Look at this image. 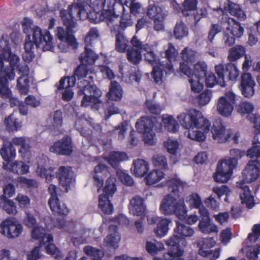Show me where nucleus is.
<instances>
[{
  "mask_svg": "<svg viewBox=\"0 0 260 260\" xmlns=\"http://www.w3.org/2000/svg\"><path fill=\"white\" fill-rule=\"evenodd\" d=\"M177 119L184 128L190 129L188 132V138L199 142L205 140V133L209 132L211 123L201 111L190 109L180 114Z\"/></svg>",
  "mask_w": 260,
  "mask_h": 260,
  "instance_id": "nucleus-1",
  "label": "nucleus"
},
{
  "mask_svg": "<svg viewBox=\"0 0 260 260\" xmlns=\"http://www.w3.org/2000/svg\"><path fill=\"white\" fill-rule=\"evenodd\" d=\"M60 16L63 21L64 25L66 26L67 31L61 27H57L56 30V35L61 41L58 45V48L61 52H67L68 47L64 45L67 43L68 46H71L73 49L77 47V43L72 30L76 25V19L67 10H61Z\"/></svg>",
  "mask_w": 260,
  "mask_h": 260,
  "instance_id": "nucleus-2",
  "label": "nucleus"
},
{
  "mask_svg": "<svg viewBox=\"0 0 260 260\" xmlns=\"http://www.w3.org/2000/svg\"><path fill=\"white\" fill-rule=\"evenodd\" d=\"M19 57L11 54L9 41L3 37L0 39V75L7 76L10 81L15 77V68L19 66Z\"/></svg>",
  "mask_w": 260,
  "mask_h": 260,
  "instance_id": "nucleus-3",
  "label": "nucleus"
},
{
  "mask_svg": "<svg viewBox=\"0 0 260 260\" xmlns=\"http://www.w3.org/2000/svg\"><path fill=\"white\" fill-rule=\"evenodd\" d=\"M245 155V151L238 149L230 150V157L218 162L214 179L217 182L226 183L230 179L237 161Z\"/></svg>",
  "mask_w": 260,
  "mask_h": 260,
  "instance_id": "nucleus-4",
  "label": "nucleus"
},
{
  "mask_svg": "<svg viewBox=\"0 0 260 260\" xmlns=\"http://www.w3.org/2000/svg\"><path fill=\"white\" fill-rule=\"evenodd\" d=\"M22 26L25 34L29 32L30 30L32 32V39L37 48L43 45L42 48L44 51L51 50L53 48L52 37L47 30H42L38 26H34L31 28L32 21L28 18H24L22 22Z\"/></svg>",
  "mask_w": 260,
  "mask_h": 260,
  "instance_id": "nucleus-5",
  "label": "nucleus"
},
{
  "mask_svg": "<svg viewBox=\"0 0 260 260\" xmlns=\"http://www.w3.org/2000/svg\"><path fill=\"white\" fill-rule=\"evenodd\" d=\"M78 94L83 95L81 105L87 107L93 104L92 108L98 109V104L102 103L100 99L102 95V91L96 86L91 85L90 81L83 80L78 84Z\"/></svg>",
  "mask_w": 260,
  "mask_h": 260,
  "instance_id": "nucleus-6",
  "label": "nucleus"
},
{
  "mask_svg": "<svg viewBox=\"0 0 260 260\" xmlns=\"http://www.w3.org/2000/svg\"><path fill=\"white\" fill-rule=\"evenodd\" d=\"M174 235L166 241V244L171 247L170 251L182 249L179 243L180 241L185 242L184 238L192 236L194 233L191 228L179 221L176 222V227L174 229Z\"/></svg>",
  "mask_w": 260,
  "mask_h": 260,
  "instance_id": "nucleus-7",
  "label": "nucleus"
},
{
  "mask_svg": "<svg viewBox=\"0 0 260 260\" xmlns=\"http://www.w3.org/2000/svg\"><path fill=\"white\" fill-rule=\"evenodd\" d=\"M244 29L239 22L229 18L227 26L223 30L222 43L226 47H230L235 43V38H240L243 34Z\"/></svg>",
  "mask_w": 260,
  "mask_h": 260,
  "instance_id": "nucleus-8",
  "label": "nucleus"
},
{
  "mask_svg": "<svg viewBox=\"0 0 260 260\" xmlns=\"http://www.w3.org/2000/svg\"><path fill=\"white\" fill-rule=\"evenodd\" d=\"M109 4L108 5V10H112L113 13L118 16L121 13H124L125 8L124 5L127 6L131 14L136 15L141 13L142 10L141 4L136 0H124L123 3L119 2L117 0H109Z\"/></svg>",
  "mask_w": 260,
  "mask_h": 260,
  "instance_id": "nucleus-9",
  "label": "nucleus"
},
{
  "mask_svg": "<svg viewBox=\"0 0 260 260\" xmlns=\"http://www.w3.org/2000/svg\"><path fill=\"white\" fill-rule=\"evenodd\" d=\"M106 0H87L86 8L90 22L98 23L103 19V12L106 7Z\"/></svg>",
  "mask_w": 260,
  "mask_h": 260,
  "instance_id": "nucleus-10",
  "label": "nucleus"
},
{
  "mask_svg": "<svg viewBox=\"0 0 260 260\" xmlns=\"http://www.w3.org/2000/svg\"><path fill=\"white\" fill-rule=\"evenodd\" d=\"M137 131L143 134V140L145 143L153 145L154 143L155 134L153 131L152 121L146 117H142L136 123Z\"/></svg>",
  "mask_w": 260,
  "mask_h": 260,
  "instance_id": "nucleus-11",
  "label": "nucleus"
},
{
  "mask_svg": "<svg viewBox=\"0 0 260 260\" xmlns=\"http://www.w3.org/2000/svg\"><path fill=\"white\" fill-rule=\"evenodd\" d=\"M236 98V95L231 91L226 92L225 96L220 97L216 105L218 113L224 117L231 115L234 109L233 105L235 104Z\"/></svg>",
  "mask_w": 260,
  "mask_h": 260,
  "instance_id": "nucleus-12",
  "label": "nucleus"
},
{
  "mask_svg": "<svg viewBox=\"0 0 260 260\" xmlns=\"http://www.w3.org/2000/svg\"><path fill=\"white\" fill-rule=\"evenodd\" d=\"M212 138L218 143H224L233 135L232 130L226 129L221 120H215L211 129Z\"/></svg>",
  "mask_w": 260,
  "mask_h": 260,
  "instance_id": "nucleus-13",
  "label": "nucleus"
},
{
  "mask_svg": "<svg viewBox=\"0 0 260 260\" xmlns=\"http://www.w3.org/2000/svg\"><path fill=\"white\" fill-rule=\"evenodd\" d=\"M1 232L9 239L19 236L23 231L22 225L13 219H7L1 223Z\"/></svg>",
  "mask_w": 260,
  "mask_h": 260,
  "instance_id": "nucleus-14",
  "label": "nucleus"
},
{
  "mask_svg": "<svg viewBox=\"0 0 260 260\" xmlns=\"http://www.w3.org/2000/svg\"><path fill=\"white\" fill-rule=\"evenodd\" d=\"M50 152L56 154L69 155L73 152L72 140L70 137H65L51 146L49 148Z\"/></svg>",
  "mask_w": 260,
  "mask_h": 260,
  "instance_id": "nucleus-15",
  "label": "nucleus"
},
{
  "mask_svg": "<svg viewBox=\"0 0 260 260\" xmlns=\"http://www.w3.org/2000/svg\"><path fill=\"white\" fill-rule=\"evenodd\" d=\"M56 177L58 179L60 185L64 187V191L68 192L73 181L71 168L60 167L56 173Z\"/></svg>",
  "mask_w": 260,
  "mask_h": 260,
  "instance_id": "nucleus-16",
  "label": "nucleus"
},
{
  "mask_svg": "<svg viewBox=\"0 0 260 260\" xmlns=\"http://www.w3.org/2000/svg\"><path fill=\"white\" fill-rule=\"evenodd\" d=\"M180 70L184 75L189 78V82L190 84L191 90L194 93L200 92L203 88V84L200 82L202 78L194 77L191 75V69L184 62L180 63Z\"/></svg>",
  "mask_w": 260,
  "mask_h": 260,
  "instance_id": "nucleus-17",
  "label": "nucleus"
},
{
  "mask_svg": "<svg viewBox=\"0 0 260 260\" xmlns=\"http://www.w3.org/2000/svg\"><path fill=\"white\" fill-rule=\"evenodd\" d=\"M255 82L249 73H243L241 75L240 90L242 94L247 98L253 96L254 93Z\"/></svg>",
  "mask_w": 260,
  "mask_h": 260,
  "instance_id": "nucleus-18",
  "label": "nucleus"
},
{
  "mask_svg": "<svg viewBox=\"0 0 260 260\" xmlns=\"http://www.w3.org/2000/svg\"><path fill=\"white\" fill-rule=\"evenodd\" d=\"M67 10L75 18H78L81 20H84L87 19H89L88 13L84 2L82 0H79L77 2H75L72 5H69Z\"/></svg>",
  "mask_w": 260,
  "mask_h": 260,
  "instance_id": "nucleus-19",
  "label": "nucleus"
},
{
  "mask_svg": "<svg viewBox=\"0 0 260 260\" xmlns=\"http://www.w3.org/2000/svg\"><path fill=\"white\" fill-rule=\"evenodd\" d=\"M118 29V26L111 29L112 34L115 37V50L119 52L124 53L129 48V41L124 32L119 31Z\"/></svg>",
  "mask_w": 260,
  "mask_h": 260,
  "instance_id": "nucleus-20",
  "label": "nucleus"
},
{
  "mask_svg": "<svg viewBox=\"0 0 260 260\" xmlns=\"http://www.w3.org/2000/svg\"><path fill=\"white\" fill-rule=\"evenodd\" d=\"M128 209L131 214L141 216L144 214L146 207L143 199L140 196H136L130 200Z\"/></svg>",
  "mask_w": 260,
  "mask_h": 260,
  "instance_id": "nucleus-21",
  "label": "nucleus"
},
{
  "mask_svg": "<svg viewBox=\"0 0 260 260\" xmlns=\"http://www.w3.org/2000/svg\"><path fill=\"white\" fill-rule=\"evenodd\" d=\"M164 72L166 74H170L174 72L172 62L161 63L158 66H154L152 72V77L156 83L161 81L163 77Z\"/></svg>",
  "mask_w": 260,
  "mask_h": 260,
  "instance_id": "nucleus-22",
  "label": "nucleus"
},
{
  "mask_svg": "<svg viewBox=\"0 0 260 260\" xmlns=\"http://www.w3.org/2000/svg\"><path fill=\"white\" fill-rule=\"evenodd\" d=\"M109 233L104 239L103 244L108 247H112L116 249L118 247V243L121 237L117 231L116 225H110L109 226Z\"/></svg>",
  "mask_w": 260,
  "mask_h": 260,
  "instance_id": "nucleus-23",
  "label": "nucleus"
},
{
  "mask_svg": "<svg viewBox=\"0 0 260 260\" xmlns=\"http://www.w3.org/2000/svg\"><path fill=\"white\" fill-rule=\"evenodd\" d=\"M225 5L224 10L219 8L216 10V11L221 15H224V11H228L231 15L237 17L239 19L244 20L245 19L246 15L239 5L232 3L229 0H227V4L225 3Z\"/></svg>",
  "mask_w": 260,
  "mask_h": 260,
  "instance_id": "nucleus-24",
  "label": "nucleus"
},
{
  "mask_svg": "<svg viewBox=\"0 0 260 260\" xmlns=\"http://www.w3.org/2000/svg\"><path fill=\"white\" fill-rule=\"evenodd\" d=\"M257 160L249 161L245 170L243 174L245 175V181L251 182L256 180L259 176V169L257 165Z\"/></svg>",
  "mask_w": 260,
  "mask_h": 260,
  "instance_id": "nucleus-25",
  "label": "nucleus"
},
{
  "mask_svg": "<svg viewBox=\"0 0 260 260\" xmlns=\"http://www.w3.org/2000/svg\"><path fill=\"white\" fill-rule=\"evenodd\" d=\"M237 186L243 191L240 195L242 203L245 204L248 208H252L254 205V198L251 194L249 186L243 181L237 183Z\"/></svg>",
  "mask_w": 260,
  "mask_h": 260,
  "instance_id": "nucleus-26",
  "label": "nucleus"
},
{
  "mask_svg": "<svg viewBox=\"0 0 260 260\" xmlns=\"http://www.w3.org/2000/svg\"><path fill=\"white\" fill-rule=\"evenodd\" d=\"M11 143L12 145L20 146L19 153L21 154L23 159L29 162L31 156L30 152V146L26 143V140L24 137H15L12 139Z\"/></svg>",
  "mask_w": 260,
  "mask_h": 260,
  "instance_id": "nucleus-27",
  "label": "nucleus"
},
{
  "mask_svg": "<svg viewBox=\"0 0 260 260\" xmlns=\"http://www.w3.org/2000/svg\"><path fill=\"white\" fill-rule=\"evenodd\" d=\"M48 203L54 214L66 216L69 212L68 208L64 204H60L57 197H50Z\"/></svg>",
  "mask_w": 260,
  "mask_h": 260,
  "instance_id": "nucleus-28",
  "label": "nucleus"
},
{
  "mask_svg": "<svg viewBox=\"0 0 260 260\" xmlns=\"http://www.w3.org/2000/svg\"><path fill=\"white\" fill-rule=\"evenodd\" d=\"M108 172L107 167L103 164L96 166L92 173L94 179V184L98 188V191H100L104 184V178Z\"/></svg>",
  "mask_w": 260,
  "mask_h": 260,
  "instance_id": "nucleus-29",
  "label": "nucleus"
},
{
  "mask_svg": "<svg viewBox=\"0 0 260 260\" xmlns=\"http://www.w3.org/2000/svg\"><path fill=\"white\" fill-rule=\"evenodd\" d=\"M91 46L86 45L84 47V51L79 56L81 63L86 66L93 64L99 58L98 54L90 48Z\"/></svg>",
  "mask_w": 260,
  "mask_h": 260,
  "instance_id": "nucleus-30",
  "label": "nucleus"
},
{
  "mask_svg": "<svg viewBox=\"0 0 260 260\" xmlns=\"http://www.w3.org/2000/svg\"><path fill=\"white\" fill-rule=\"evenodd\" d=\"M177 200L171 195L166 196L160 205V211L165 215L172 214Z\"/></svg>",
  "mask_w": 260,
  "mask_h": 260,
  "instance_id": "nucleus-31",
  "label": "nucleus"
},
{
  "mask_svg": "<svg viewBox=\"0 0 260 260\" xmlns=\"http://www.w3.org/2000/svg\"><path fill=\"white\" fill-rule=\"evenodd\" d=\"M146 14L149 18L151 19L157 18H165L167 15L164 8L153 2L149 3Z\"/></svg>",
  "mask_w": 260,
  "mask_h": 260,
  "instance_id": "nucleus-32",
  "label": "nucleus"
},
{
  "mask_svg": "<svg viewBox=\"0 0 260 260\" xmlns=\"http://www.w3.org/2000/svg\"><path fill=\"white\" fill-rule=\"evenodd\" d=\"M133 23L131 15L123 13L119 22V24H114L113 19L110 18L108 22V25L111 27V29L115 28L116 26H118V30L120 32H124V30L127 27L132 26Z\"/></svg>",
  "mask_w": 260,
  "mask_h": 260,
  "instance_id": "nucleus-33",
  "label": "nucleus"
},
{
  "mask_svg": "<svg viewBox=\"0 0 260 260\" xmlns=\"http://www.w3.org/2000/svg\"><path fill=\"white\" fill-rule=\"evenodd\" d=\"M149 164L145 160L137 159L133 161L132 171L133 174L138 177H142L148 172Z\"/></svg>",
  "mask_w": 260,
  "mask_h": 260,
  "instance_id": "nucleus-34",
  "label": "nucleus"
},
{
  "mask_svg": "<svg viewBox=\"0 0 260 260\" xmlns=\"http://www.w3.org/2000/svg\"><path fill=\"white\" fill-rule=\"evenodd\" d=\"M32 238L40 239V245H42L53 241V237L50 234L45 233V230L41 226H37L33 228L31 232Z\"/></svg>",
  "mask_w": 260,
  "mask_h": 260,
  "instance_id": "nucleus-35",
  "label": "nucleus"
},
{
  "mask_svg": "<svg viewBox=\"0 0 260 260\" xmlns=\"http://www.w3.org/2000/svg\"><path fill=\"white\" fill-rule=\"evenodd\" d=\"M4 160L9 162L16 157V149L10 142H5L0 150Z\"/></svg>",
  "mask_w": 260,
  "mask_h": 260,
  "instance_id": "nucleus-36",
  "label": "nucleus"
},
{
  "mask_svg": "<svg viewBox=\"0 0 260 260\" xmlns=\"http://www.w3.org/2000/svg\"><path fill=\"white\" fill-rule=\"evenodd\" d=\"M5 169H8L17 174H25L29 172V167L21 161H15L12 162L10 166L8 165H4Z\"/></svg>",
  "mask_w": 260,
  "mask_h": 260,
  "instance_id": "nucleus-37",
  "label": "nucleus"
},
{
  "mask_svg": "<svg viewBox=\"0 0 260 260\" xmlns=\"http://www.w3.org/2000/svg\"><path fill=\"white\" fill-rule=\"evenodd\" d=\"M122 96V89L120 84L116 81H112L109 91L107 94L109 100L111 101H119Z\"/></svg>",
  "mask_w": 260,
  "mask_h": 260,
  "instance_id": "nucleus-38",
  "label": "nucleus"
},
{
  "mask_svg": "<svg viewBox=\"0 0 260 260\" xmlns=\"http://www.w3.org/2000/svg\"><path fill=\"white\" fill-rule=\"evenodd\" d=\"M165 185L168 186L169 190L173 193L177 192L179 188H184L186 183L180 180L176 175L173 178H168L165 183Z\"/></svg>",
  "mask_w": 260,
  "mask_h": 260,
  "instance_id": "nucleus-39",
  "label": "nucleus"
},
{
  "mask_svg": "<svg viewBox=\"0 0 260 260\" xmlns=\"http://www.w3.org/2000/svg\"><path fill=\"white\" fill-rule=\"evenodd\" d=\"M4 123L9 131H17L22 126L21 121L15 117L13 113L6 117Z\"/></svg>",
  "mask_w": 260,
  "mask_h": 260,
  "instance_id": "nucleus-40",
  "label": "nucleus"
},
{
  "mask_svg": "<svg viewBox=\"0 0 260 260\" xmlns=\"http://www.w3.org/2000/svg\"><path fill=\"white\" fill-rule=\"evenodd\" d=\"M198 227L202 233L206 234L218 232V227L211 222V219L206 220H200Z\"/></svg>",
  "mask_w": 260,
  "mask_h": 260,
  "instance_id": "nucleus-41",
  "label": "nucleus"
},
{
  "mask_svg": "<svg viewBox=\"0 0 260 260\" xmlns=\"http://www.w3.org/2000/svg\"><path fill=\"white\" fill-rule=\"evenodd\" d=\"M9 80L7 76L0 75V95L5 99L10 98L12 94L8 87Z\"/></svg>",
  "mask_w": 260,
  "mask_h": 260,
  "instance_id": "nucleus-42",
  "label": "nucleus"
},
{
  "mask_svg": "<svg viewBox=\"0 0 260 260\" xmlns=\"http://www.w3.org/2000/svg\"><path fill=\"white\" fill-rule=\"evenodd\" d=\"M245 53V48L241 45H237L229 50L228 58L230 61L234 62L243 56Z\"/></svg>",
  "mask_w": 260,
  "mask_h": 260,
  "instance_id": "nucleus-43",
  "label": "nucleus"
},
{
  "mask_svg": "<svg viewBox=\"0 0 260 260\" xmlns=\"http://www.w3.org/2000/svg\"><path fill=\"white\" fill-rule=\"evenodd\" d=\"M127 159V156L125 153L114 151L111 152L109 154L108 161L113 168H117L120 161L126 160Z\"/></svg>",
  "mask_w": 260,
  "mask_h": 260,
  "instance_id": "nucleus-44",
  "label": "nucleus"
},
{
  "mask_svg": "<svg viewBox=\"0 0 260 260\" xmlns=\"http://www.w3.org/2000/svg\"><path fill=\"white\" fill-rule=\"evenodd\" d=\"M145 248L149 254L155 255L164 249V245L162 243L153 239L146 241Z\"/></svg>",
  "mask_w": 260,
  "mask_h": 260,
  "instance_id": "nucleus-45",
  "label": "nucleus"
},
{
  "mask_svg": "<svg viewBox=\"0 0 260 260\" xmlns=\"http://www.w3.org/2000/svg\"><path fill=\"white\" fill-rule=\"evenodd\" d=\"M99 208L105 214L108 215L112 214L113 211V207L108 197L100 195L99 197Z\"/></svg>",
  "mask_w": 260,
  "mask_h": 260,
  "instance_id": "nucleus-46",
  "label": "nucleus"
},
{
  "mask_svg": "<svg viewBox=\"0 0 260 260\" xmlns=\"http://www.w3.org/2000/svg\"><path fill=\"white\" fill-rule=\"evenodd\" d=\"M164 177V173L159 170H154L145 177V180L148 185H153L160 181Z\"/></svg>",
  "mask_w": 260,
  "mask_h": 260,
  "instance_id": "nucleus-47",
  "label": "nucleus"
},
{
  "mask_svg": "<svg viewBox=\"0 0 260 260\" xmlns=\"http://www.w3.org/2000/svg\"><path fill=\"white\" fill-rule=\"evenodd\" d=\"M36 172L40 177L45 178L46 181L48 182H51L52 179L54 178L53 168L50 167L48 169H47L44 166L41 165L40 163L38 164Z\"/></svg>",
  "mask_w": 260,
  "mask_h": 260,
  "instance_id": "nucleus-48",
  "label": "nucleus"
},
{
  "mask_svg": "<svg viewBox=\"0 0 260 260\" xmlns=\"http://www.w3.org/2000/svg\"><path fill=\"white\" fill-rule=\"evenodd\" d=\"M126 58L132 64H138L142 60V52L140 50H136L134 48H128L126 51Z\"/></svg>",
  "mask_w": 260,
  "mask_h": 260,
  "instance_id": "nucleus-49",
  "label": "nucleus"
},
{
  "mask_svg": "<svg viewBox=\"0 0 260 260\" xmlns=\"http://www.w3.org/2000/svg\"><path fill=\"white\" fill-rule=\"evenodd\" d=\"M170 222L171 220L167 218H164L159 221L156 228L154 229V232L156 235L159 237H162L167 235Z\"/></svg>",
  "mask_w": 260,
  "mask_h": 260,
  "instance_id": "nucleus-50",
  "label": "nucleus"
},
{
  "mask_svg": "<svg viewBox=\"0 0 260 260\" xmlns=\"http://www.w3.org/2000/svg\"><path fill=\"white\" fill-rule=\"evenodd\" d=\"M207 66L204 61H199L194 66L193 73L191 72V76L199 78H203L207 76Z\"/></svg>",
  "mask_w": 260,
  "mask_h": 260,
  "instance_id": "nucleus-51",
  "label": "nucleus"
},
{
  "mask_svg": "<svg viewBox=\"0 0 260 260\" xmlns=\"http://www.w3.org/2000/svg\"><path fill=\"white\" fill-rule=\"evenodd\" d=\"M187 209L183 200L177 201L173 214H175L180 219L186 218Z\"/></svg>",
  "mask_w": 260,
  "mask_h": 260,
  "instance_id": "nucleus-52",
  "label": "nucleus"
},
{
  "mask_svg": "<svg viewBox=\"0 0 260 260\" xmlns=\"http://www.w3.org/2000/svg\"><path fill=\"white\" fill-rule=\"evenodd\" d=\"M162 121L165 128L169 132L176 133L179 129V124L177 121L171 116H164Z\"/></svg>",
  "mask_w": 260,
  "mask_h": 260,
  "instance_id": "nucleus-53",
  "label": "nucleus"
},
{
  "mask_svg": "<svg viewBox=\"0 0 260 260\" xmlns=\"http://www.w3.org/2000/svg\"><path fill=\"white\" fill-rule=\"evenodd\" d=\"M83 252L91 257L93 260H102V258L104 255V253L102 250L89 245L86 246L83 248Z\"/></svg>",
  "mask_w": 260,
  "mask_h": 260,
  "instance_id": "nucleus-54",
  "label": "nucleus"
},
{
  "mask_svg": "<svg viewBox=\"0 0 260 260\" xmlns=\"http://www.w3.org/2000/svg\"><path fill=\"white\" fill-rule=\"evenodd\" d=\"M182 60L186 63H192L196 60L198 53L188 47L185 48L181 52Z\"/></svg>",
  "mask_w": 260,
  "mask_h": 260,
  "instance_id": "nucleus-55",
  "label": "nucleus"
},
{
  "mask_svg": "<svg viewBox=\"0 0 260 260\" xmlns=\"http://www.w3.org/2000/svg\"><path fill=\"white\" fill-rule=\"evenodd\" d=\"M116 191L115 179L114 177H110L106 181L105 186L104 188V194L102 195L109 198L110 196L112 197Z\"/></svg>",
  "mask_w": 260,
  "mask_h": 260,
  "instance_id": "nucleus-56",
  "label": "nucleus"
},
{
  "mask_svg": "<svg viewBox=\"0 0 260 260\" xmlns=\"http://www.w3.org/2000/svg\"><path fill=\"white\" fill-rule=\"evenodd\" d=\"M174 34L176 39H182L187 36L188 28L182 21H180L176 24Z\"/></svg>",
  "mask_w": 260,
  "mask_h": 260,
  "instance_id": "nucleus-57",
  "label": "nucleus"
},
{
  "mask_svg": "<svg viewBox=\"0 0 260 260\" xmlns=\"http://www.w3.org/2000/svg\"><path fill=\"white\" fill-rule=\"evenodd\" d=\"M185 200L191 208L198 209L202 206L201 197L197 193H193L187 196Z\"/></svg>",
  "mask_w": 260,
  "mask_h": 260,
  "instance_id": "nucleus-58",
  "label": "nucleus"
},
{
  "mask_svg": "<svg viewBox=\"0 0 260 260\" xmlns=\"http://www.w3.org/2000/svg\"><path fill=\"white\" fill-rule=\"evenodd\" d=\"M198 0H184L183 3L182 13L185 16H189L197 7Z\"/></svg>",
  "mask_w": 260,
  "mask_h": 260,
  "instance_id": "nucleus-59",
  "label": "nucleus"
},
{
  "mask_svg": "<svg viewBox=\"0 0 260 260\" xmlns=\"http://www.w3.org/2000/svg\"><path fill=\"white\" fill-rule=\"evenodd\" d=\"M62 113L61 110L55 111L53 114L52 127L54 130V135L58 134V128L62 125Z\"/></svg>",
  "mask_w": 260,
  "mask_h": 260,
  "instance_id": "nucleus-60",
  "label": "nucleus"
},
{
  "mask_svg": "<svg viewBox=\"0 0 260 260\" xmlns=\"http://www.w3.org/2000/svg\"><path fill=\"white\" fill-rule=\"evenodd\" d=\"M29 80L26 77H20L17 80V86L22 94L26 95L29 90Z\"/></svg>",
  "mask_w": 260,
  "mask_h": 260,
  "instance_id": "nucleus-61",
  "label": "nucleus"
},
{
  "mask_svg": "<svg viewBox=\"0 0 260 260\" xmlns=\"http://www.w3.org/2000/svg\"><path fill=\"white\" fill-rule=\"evenodd\" d=\"M146 52L144 54V57L146 61H148L152 65L157 64L158 58L157 55L154 53L152 49V47L149 45L148 49H145Z\"/></svg>",
  "mask_w": 260,
  "mask_h": 260,
  "instance_id": "nucleus-62",
  "label": "nucleus"
},
{
  "mask_svg": "<svg viewBox=\"0 0 260 260\" xmlns=\"http://www.w3.org/2000/svg\"><path fill=\"white\" fill-rule=\"evenodd\" d=\"M89 73L90 74H92V71L91 69L89 68L87 66L82 63L78 66L74 72L75 76H76L79 80L85 77Z\"/></svg>",
  "mask_w": 260,
  "mask_h": 260,
  "instance_id": "nucleus-63",
  "label": "nucleus"
},
{
  "mask_svg": "<svg viewBox=\"0 0 260 260\" xmlns=\"http://www.w3.org/2000/svg\"><path fill=\"white\" fill-rule=\"evenodd\" d=\"M226 72L230 80L236 81L239 75V71L237 67L232 63H229L226 65Z\"/></svg>",
  "mask_w": 260,
  "mask_h": 260,
  "instance_id": "nucleus-64",
  "label": "nucleus"
}]
</instances>
